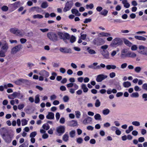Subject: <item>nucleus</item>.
<instances>
[{
	"instance_id": "nucleus-4",
	"label": "nucleus",
	"mask_w": 147,
	"mask_h": 147,
	"mask_svg": "<svg viewBox=\"0 0 147 147\" xmlns=\"http://www.w3.org/2000/svg\"><path fill=\"white\" fill-rule=\"evenodd\" d=\"M58 35L61 39L63 40L69 39L70 38L69 34L67 33L59 32L58 33Z\"/></svg>"
},
{
	"instance_id": "nucleus-20",
	"label": "nucleus",
	"mask_w": 147,
	"mask_h": 147,
	"mask_svg": "<svg viewBox=\"0 0 147 147\" xmlns=\"http://www.w3.org/2000/svg\"><path fill=\"white\" fill-rule=\"evenodd\" d=\"M54 117V114L52 112H49L48 114L47 115L46 118L48 119H53Z\"/></svg>"
},
{
	"instance_id": "nucleus-49",
	"label": "nucleus",
	"mask_w": 147,
	"mask_h": 147,
	"mask_svg": "<svg viewBox=\"0 0 147 147\" xmlns=\"http://www.w3.org/2000/svg\"><path fill=\"white\" fill-rule=\"evenodd\" d=\"M24 81V80L22 79H20L17 80L15 82V83L17 85L21 84Z\"/></svg>"
},
{
	"instance_id": "nucleus-22",
	"label": "nucleus",
	"mask_w": 147,
	"mask_h": 147,
	"mask_svg": "<svg viewBox=\"0 0 147 147\" xmlns=\"http://www.w3.org/2000/svg\"><path fill=\"white\" fill-rule=\"evenodd\" d=\"M71 12L72 13L75 14L76 16H80L81 15L78 10L76 9H72L71 10Z\"/></svg>"
},
{
	"instance_id": "nucleus-54",
	"label": "nucleus",
	"mask_w": 147,
	"mask_h": 147,
	"mask_svg": "<svg viewBox=\"0 0 147 147\" xmlns=\"http://www.w3.org/2000/svg\"><path fill=\"white\" fill-rule=\"evenodd\" d=\"M133 125L136 126H138L140 125V123L138 121H134L132 122Z\"/></svg>"
},
{
	"instance_id": "nucleus-51",
	"label": "nucleus",
	"mask_w": 147,
	"mask_h": 147,
	"mask_svg": "<svg viewBox=\"0 0 147 147\" xmlns=\"http://www.w3.org/2000/svg\"><path fill=\"white\" fill-rule=\"evenodd\" d=\"M86 8L87 9H92L94 7V5L92 3H90L89 5H86Z\"/></svg>"
},
{
	"instance_id": "nucleus-8",
	"label": "nucleus",
	"mask_w": 147,
	"mask_h": 147,
	"mask_svg": "<svg viewBox=\"0 0 147 147\" xmlns=\"http://www.w3.org/2000/svg\"><path fill=\"white\" fill-rule=\"evenodd\" d=\"M48 37L50 40H57V37L56 35L53 33L49 32L47 34Z\"/></svg>"
},
{
	"instance_id": "nucleus-38",
	"label": "nucleus",
	"mask_w": 147,
	"mask_h": 147,
	"mask_svg": "<svg viewBox=\"0 0 147 147\" xmlns=\"http://www.w3.org/2000/svg\"><path fill=\"white\" fill-rule=\"evenodd\" d=\"M133 129V127L132 126H129L128 129H127L125 132L127 134H129L130 132Z\"/></svg>"
},
{
	"instance_id": "nucleus-52",
	"label": "nucleus",
	"mask_w": 147,
	"mask_h": 147,
	"mask_svg": "<svg viewBox=\"0 0 147 147\" xmlns=\"http://www.w3.org/2000/svg\"><path fill=\"white\" fill-rule=\"evenodd\" d=\"M13 85L10 83L4 84V88L5 89H7L8 88L13 87Z\"/></svg>"
},
{
	"instance_id": "nucleus-42",
	"label": "nucleus",
	"mask_w": 147,
	"mask_h": 147,
	"mask_svg": "<svg viewBox=\"0 0 147 147\" xmlns=\"http://www.w3.org/2000/svg\"><path fill=\"white\" fill-rule=\"evenodd\" d=\"M69 136L68 134H65L63 136V139L65 142H67L68 140Z\"/></svg>"
},
{
	"instance_id": "nucleus-14",
	"label": "nucleus",
	"mask_w": 147,
	"mask_h": 147,
	"mask_svg": "<svg viewBox=\"0 0 147 147\" xmlns=\"http://www.w3.org/2000/svg\"><path fill=\"white\" fill-rule=\"evenodd\" d=\"M13 95L14 98L18 97L19 99H22L23 97V95L21 94L19 92H14L13 93Z\"/></svg>"
},
{
	"instance_id": "nucleus-58",
	"label": "nucleus",
	"mask_w": 147,
	"mask_h": 147,
	"mask_svg": "<svg viewBox=\"0 0 147 147\" xmlns=\"http://www.w3.org/2000/svg\"><path fill=\"white\" fill-rule=\"evenodd\" d=\"M118 51H116L115 50L112 51L111 53V55L112 57H114L116 55Z\"/></svg>"
},
{
	"instance_id": "nucleus-13",
	"label": "nucleus",
	"mask_w": 147,
	"mask_h": 147,
	"mask_svg": "<svg viewBox=\"0 0 147 147\" xmlns=\"http://www.w3.org/2000/svg\"><path fill=\"white\" fill-rule=\"evenodd\" d=\"M2 137L7 142L9 143L11 141V138L9 135H5V134H3L2 136Z\"/></svg>"
},
{
	"instance_id": "nucleus-41",
	"label": "nucleus",
	"mask_w": 147,
	"mask_h": 147,
	"mask_svg": "<svg viewBox=\"0 0 147 147\" xmlns=\"http://www.w3.org/2000/svg\"><path fill=\"white\" fill-rule=\"evenodd\" d=\"M75 115L76 117L79 119L80 117L81 114L80 112L79 111H76L75 112Z\"/></svg>"
},
{
	"instance_id": "nucleus-56",
	"label": "nucleus",
	"mask_w": 147,
	"mask_h": 147,
	"mask_svg": "<svg viewBox=\"0 0 147 147\" xmlns=\"http://www.w3.org/2000/svg\"><path fill=\"white\" fill-rule=\"evenodd\" d=\"M57 96L55 94L51 95L50 96V99L51 101H53L55 100L57 98Z\"/></svg>"
},
{
	"instance_id": "nucleus-21",
	"label": "nucleus",
	"mask_w": 147,
	"mask_h": 147,
	"mask_svg": "<svg viewBox=\"0 0 147 147\" xmlns=\"http://www.w3.org/2000/svg\"><path fill=\"white\" fill-rule=\"evenodd\" d=\"M122 3L124 7L126 8L129 7L130 5L127 2V0H123L122 1Z\"/></svg>"
},
{
	"instance_id": "nucleus-40",
	"label": "nucleus",
	"mask_w": 147,
	"mask_h": 147,
	"mask_svg": "<svg viewBox=\"0 0 147 147\" xmlns=\"http://www.w3.org/2000/svg\"><path fill=\"white\" fill-rule=\"evenodd\" d=\"M141 68L139 66L136 67L134 68L135 71L137 73H140L141 71Z\"/></svg>"
},
{
	"instance_id": "nucleus-17",
	"label": "nucleus",
	"mask_w": 147,
	"mask_h": 147,
	"mask_svg": "<svg viewBox=\"0 0 147 147\" xmlns=\"http://www.w3.org/2000/svg\"><path fill=\"white\" fill-rule=\"evenodd\" d=\"M78 125V123L77 121L72 120L68 122V125L71 127L76 126Z\"/></svg>"
},
{
	"instance_id": "nucleus-47",
	"label": "nucleus",
	"mask_w": 147,
	"mask_h": 147,
	"mask_svg": "<svg viewBox=\"0 0 147 147\" xmlns=\"http://www.w3.org/2000/svg\"><path fill=\"white\" fill-rule=\"evenodd\" d=\"M17 30L18 29L16 28H11L10 29V31L11 33L16 35Z\"/></svg>"
},
{
	"instance_id": "nucleus-44",
	"label": "nucleus",
	"mask_w": 147,
	"mask_h": 147,
	"mask_svg": "<svg viewBox=\"0 0 147 147\" xmlns=\"http://www.w3.org/2000/svg\"><path fill=\"white\" fill-rule=\"evenodd\" d=\"M39 95L37 94L35 96L34 102L36 103H39Z\"/></svg>"
},
{
	"instance_id": "nucleus-2",
	"label": "nucleus",
	"mask_w": 147,
	"mask_h": 147,
	"mask_svg": "<svg viewBox=\"0 0 147 147\" xmlns=\"http://www.w3.org/2000/svg\"><path fill=\"white\" fill-rule=\"evenodd\" d=\"M138 52L141 54L147 56V47L142 45L139 46Z\"/></svg>"
},
{
	"instance_id": "nucleus-50",
	"label": "nucleus",
	"mask_w": 147,
	"mask_h": 147,
	"mask_svg": "<svg viewBox=\"0 0 147 147\" xmlns=\"http://www.w3.org/2000/svg\"><path fill=\"white\" fill-rule=\"evenodd\" d=\"M98 41L99 44L101 43L103 44L105 42V39L102 38H98Z\"/></svg>"
},
{
	"instance_id": "nucleus-32",
	"label": "nucleus",
	"mask_w": 147,
	"mask_h": 147,
	"mask_svg": "<svg viewBox=\"0 0 147 147\" xmlns=\"http://www.w3.org/2000/svg\"><path fill=\"white\" fill-rule=\"evenodd\" d=\"M48 6L47 3L46 1L43 2L41 4V7L43 8H45L47 7Z\"/></svg>"
},
{
	"instance_id": "nucleus-28",
	"label": "nucleus",
	"mask_w": 147,
	"mask_h": 147,
	"mask_svg": "<svg viewBox=\"0 0 147 147\" xmlns=\"http://www.w3.org/2000/svg\"><path fill=\"white\" fill-rule=\"evenodd\" d=\"M139 96V94L137 92H133L130 95V96L132 98H138Z\"/></svg>"
},
{
	"instance_id": "nucleus-53",
	"label": "nucleus",
	"mask_w": 147,
	"mask_h": 147,
	"mask_svg": "<svg viewBox=\"0 0 147 147\" xmlns=\"http://www.w3.org/2000/svg\"><path fill=\"white\" fill-rule=\"evenodd\" d=\"M88 52L90 54H95L96 53L95 51L93 49H89V48H88L87 49Z\"/></svg>"
},
{
	"instance_id": "nucleus-61",
	"label": "nucleus",
	"mask_w": 147,
	"mask_h": 147,
	"mask_svg": "<svg viewBox=\"0 0 147 147\" xmlns=\"http://www.w3.org/2000/svg\"><path fill=\"white\" fill-rule=\"evenodd\" d=\"M24 104H20L18 105V109L19 110H21L24 107Z\"/></svg>"
},
{
	"instance_id": "nucleus-15",
	"label": "nucleus",
	"mask_w": 147,
	"mask_h": 147,
	"mask_svg": "<svg viewBox=\"0 0 147 147\" xmlns=\"http://www.w3.org/2000/svg\"><path fill=\"white\" fill-rule=\"evenodd\" d=\"M111 36L110 34L109 33L102 32L99 33L98 34V36L99 37H109Z\"/></svg>"
},
{
	"instance_id": "nucleus-33",
	"label": "nucleus",
	"mask_w": 147,
	"mask_h": 147,
	"mask_svg": "<svg viewBox=\"0 0 147 147\" xmlns=\"http://www.w3.org/2000/svg\"><path fill=\"white\" fill-rule=\"evenodd\" d=\"M28 120H27L26 119H24L21 120L22 125V126H25L27 125L28 123Z\"/></svg>"
},
{
	"instance_id": "nucleus-24",
	"label": "nucleus",
	"mask_w": 147,
	"mask_h": 147,
	"mask_svg": "<svg viewBox=\"0 0 147 147\" xmlns=\"http://www.w3.org/2000/svg\"><path fill=\"white\" fill-rule=\"evenodd\" d=\"M134 38L136 39H137L140 40L145 41L146 40V38L145 37L139 36H135Z\"/></svg>"
},
{
	"instance_id": "nucleus-3",
	"label": "nucleus",
	"mask_w": 147,
	"mask_h": 147,
	"mask_svg": "<svg viewBox=\"0 0 147 147\" xmlns=\"http://www.w3.org/2000/svg\"><path fill=\"white\" fill-rule=\"evenodd\" d=\"M122 42L121 39L119 38H116L113 39L110 44V46L113 47L115 45L118 46L121 44Z\"/></svg>"
},
{
	"instance_id": "nucleus-29",
	"label": "nucleus",
	"mask_w": 147,
	"mask_h": 147,
	"mask_svg": "<svg viewBox=\"0 0 147 147\" xmlns=\"http://www.w3.org/2000/svg\"><path fill=\"white\" fill-rule=\"evenodd\" d=\"M59 50L61 52L64 53H68L69 52V50L65 48H61Z\"/></svg>"
},
{
	"instance_id": "nucleus-12",
	"label": "nucleus",
	"mask_w": 147,
	"mask_h": 147,
	"mask_svg": "<svg viewBox=\"0 0 147 147\" xmlns=\"http://www.w3.org/2000/svg\"><path fill=\"white\" fill-rule=\"evenodd\" d=\"M86 117L83 121V123L85 125L90 123L92 121V118L86 115Z\"/></svg>"
},
{
	"instance_id": "nucleus-46",
	"label": "nucleus",
	"mask_w": 147,
	"mask_h": 147,
	"mask_svg": "<svg viewBox=\"0 0 147 147\" xmlns=\"http://www.w3.org/2000/svg\"><path fill=\"white\" fill-rule=\"evenodd\" d=\"M78 89V88L76 89L75 88H70L69 89V92L71 94H73L75 93V91Z\"/></svg>"
},
{
	"instance_id": "nucleus-34",
	"label": "nucleus",
	"mask_w": 147,
	"mask_h": 147,
	"mask_svg": "<svg viewBox=\"0 0 147 147\" xmlns=\"http://www.w3.org/2000/svg\"><path fill=\"white\" fill-rule=\"evenodd\" d=\"M52 76L50 77V79L51 80H54L55 79V77L57 76V74L54 72L51 73Z\"/></svg>"
},
{
	"instance_id": "nucleus-64",
	"label": "nucleus",
	"mask_w": 147,
	"mask_h": 147,
	"mask_svg": "<svg viewBox=\"0 0 147 147\" xmlns=\"http://www.w3.org/2000/svg\"><path fill=\"white\" fill-rule=\"evenodd\" d=\"M142 88L143 90L147 91V83H145L144 84L142 85Z\"/></svg>"
},
{
	"instance_id": "nucleus-62",
	"label": "nucleus",
	"mask_w": 147,
	"mask_h": 147,
	"mask_svg": "<svg viewBox=\"0 0 147 147\" xmlns=\"http://www.w3.org/2000/svg\"><path fill=\"white\" fill-rule=\"evenodd\" d=\"M138 49V47L136 45H133L131 47V49L133 51H136Z\"/></svg>"
},
{
	"instance_id": "nucleus-36",
	"label": "nucleus",
	"mask_w": 147,
	"mask_h": 147,
	"mask_svg": "<svg viewBox=\"0 0 147 147\" xmlns=\"http://www.w3.org/2000/svg\"><path fill=\"white\" fill-rule=\"evenodd\" d=\"M42 127L44 129L47 130L49 129L50 126L48 124H44L43 125Z\"/></svg>"
},
{
	"instance_id": "nucleus-7",
	"label": "nucleus",
	"mask_w": 147,
	"mask_h": 147,
	"mask_svg": "<svg viewBox=\"0 0 147 147\" xmlns=\"http://www.w3.org/2000/svg\"><path fill=\"white\" fill-rule=\"evenodd\" d=\"M73 3L71 1H67L66 3L65 7L63 9V11L66 12L69 10L72 6Z\"/></svg>"
},
{
	"instance_id": "nucleus-43",
	"label": "nucleus",
	"mask_w": 147,
	"mask_h": 147,
	"mask_svg": "<svg viewBox=\"0 0 147 147\" xmlns=\"http://www.w3.org/2000/svg\"><path fill=\"white\" fill-rule=\"evenodd\" d=\"M110 112V110L108 109H104L102 111V113L103 115H107Z\"/></svg>"
},
{
	"instance_id": "nucleus-59",
	"label": "nucleus",
	"mask_w": 147,
	"mask_h": 147,
	"mask_svg": "<svg viewBox=\"0 0 147 147\" xmlns=\"http://www.w3.org/2000/svg\"><path fill=\"white\" fill-rule=\"evenodd\" d=\"M69 99V97L67 96H65L63 98V100L64 102H67Z\"/></svg>"
},
{
	"instance_id": "nucleus-45",
	"label": "nucleus",
	"mask_w": 147,
	"mask_h": 147,
	"mask_svg": "<svg viewBox=\"0 0 147 147\" xmlns=\"http://www.w3.org/2000/svg\"><path fill=\"white\" fill-rule=\"evenodd\" d=\"M94 118L96 120H100L101 119V116L99 114H96L94 116Z\"/></svg>"
},
{
	"instance_id": "nucleus-37",
	"label": "nucleus",
	"mask_w": 147,
	"mask_h": 147,
	"mask_svg": "<svg viewBox=\"0 0 147 147\" xmlns=\"http://www.w3.org/2000/svg\"><path fill=\"white\" fill-rule=\"evenodd\" d=\"M108 13V11L106 9H104L100 12V14L104 16H106Z\"/></svg>"
},
{
	"instance_id": "nucleus-30",
	"label": "nucleus",
	"mask_w": 147,
	"mask_h": 147,
	"mask_svg": "<svg viewBox=\"0 0 147 147\" xmlns=\"http://www.w3.org/2000/svg\"><path fill=\"white\" fill-rule=\"evenodd\" d=\"M24 34V32L22 30H17L16 35L18 36H22Z\"/></svg>"
},
{
	"instance_id": "nucleus-10",
	"label": "nucleus",
	"mask_w": 147,
	"mask_h": 147,
	"mask_svg": "<svg viewBox=\"0 0 147 147\" xmlns=\"http://www.w3.org/2000/svg\"><path fill=\"white\" fill-rule=\"evenodd\" d=\"M9 48L8 45L6 41L2 42L1 50L7 52Z\"/></svg>"
},
{
	"instance_id": "nucleus-9",
	"label": "nucleus",
	"mask_w": 147,
	"mask_h": 147,
	"mask_svg": "<svg viewBox=\"0 0 147 147\" xmlns=\"http://www.w3.org/2000/svg\"><path fill=\"white\" fill-rule=\"evenodd\" d=\"M56 130L58 134H62L65 132V127L64 126L60 125L57 127Z\"/></svg>"
},
{
	"instance_id": "nucleus-55",
	"label": "nucleus",
	"mask_w": 147,
	"mask_h": 147,
	"mask_svg": "<svg viewBox=\"0 0 147 147\" xmlns=\"http://www.w3.org/2000/svg\"><path fill=\"white\" fill-rule=\"evenodd\" d=\"M70 42L71 43H73L76 41V38L75 36L72 35L70 37Z\"/></svg>"
},
{
	"instance_id": "nucleus-25",
	"label": "nucleus",
	"mask_w": 147,
	"mask_h": 147,
	"mask_svg": "<svg viewBox=\"0 0 147 147\" xmlns=\"http://www.w3.org/2000/svg\"><path fill=\"white\" fill-rule=\"evenodd\" d=\"M116 68V66L114 65H109L106 66V68L108 70H110L111 69H115Z\"/></svg>"
},
{
	"instance_id": "nucleus-26",
	"label": "nucleus",
	"mask_w": 147,
	"mask_h": 147,
	"mask_svg": "<svg viewBox=\"0 0 147 147\" xmlns=\"http://www.w3.org/2000/svg\"><path fill=\"white\" fill-rule=\"evenodd\" d=\"M127 52V50L126 49H124L122 50L121 52V56L123 57H127L126 53Z\"/></svg>"
},
{
	"instance_id": "nucleus-63",
	"label": "nucleus",
	"mask_w": 147,
	"mask_h": 147,
	"mask_svg": "<svg viewBox=\"0 0 147 147\" xmlns=\"http://www.w3.org/2000/svg\"><path fill=\"white\" fill-rule=\"evenodd\" d=\"M142 97L144 100L146 101L147 100V94L144 93L142 95Z\"/></svg>"
},
{
	"instance_id": "nucleus-23",
	"label": "nucleus",
	"mask_w": 147,
	"mask_h": 147,
	"mask_svg": "<svg viewBox=\"0 0 147 147\" xmlns=\"http://www.w3.org/2000/svg\"><path fill=\"white\" fill-rule=\"evenodd\" d=\"M123 86L125 88H128L131 86V83L128 81L124 82L123 84Z\"/></svg>"
},
{
	"instance_id": "nucleus-60",
	"label": "nucleus",
	"mask_w": 147,
	"mask_h": 147,
	"mask_svg": "<svg viewBox=\"0 0 147 147\" xmlns=\"http://www.w3.org/2000/svg\"><path fill=\"white\" fill-rule=\"evenodd\" d=\"M124 42L125 44L129 46H131L132 44L131 42L127 39H125L124 40Z\"/></svg>"
},
{
	"instance_id": "nucleus-16",
	"label": "nucleus",
	"mask_w": 147,
	"mask_h": 147,
	"mask_svg": "<svg viewBox=\"0 0 147 147\" xmlns=\"http://www.w3.org/2000/svg\"><path fill=\"white\" fill-rule=\"evenodd\" d=\"M67 87L68 88H71L73 86L74 88H75L76 89L79 88V86L76 83H70L66 85Z\"/></svg>"
},
{
	"instance_id": "nucleus-35",
	"label": "nucleus",
	"mask_w": 147,
	"mask_h": 147,
	"mask_svg": "<svg viewBox=\"0 0 147 147\" xmlns=\"http://www.w3.org/2000/svg\"><path fill=\"white\" fill-rule=\"evenodd\" d=\"M11 104L12 105H14L15 103L18 104L19 103V101L18 100L16 99L15 100H12L10 101Z\"/></svg>"
},
{
	"instance_id": "nucleus-19",
	"label": "nucleus",
	"mask_w": 147,
	"mask_h": 147,
	"mask_svg": "<svg viewBox=\"0 0 147 147\" xmlns=\"http://www.w3.org/2000/svg\"><path fill=\"white\" fill-rule=\"evenodd\" d=\"M81 87L84 92H87L88 91V89L85 84H82L81 85Z\"/></svg>"
},
{
	"instance_id": "nucleus-48",
	"label": "nucleus",
	"mask_w": 147,
	"mask_h": 147,
	"mask_svg": "<svg viewBox=\"0 0 147 147\" xmlns=\"http://www.w3.org/2000/svg\"><path fill=\"white\" fill-rule=\"evenodd\" d=\"M37 135V133L36 131H34L31 132L30 135V138H34Z\"/></svg>"
},
{
	"instance_id": "nucleus-5",
	"label": "nucleus",
	"mask_w": 147,
	"mask_h": 147,
	"mask_svg": "<svg viewBox=\"0 0 147 147\" xmlns=\"http://www.w3.org/2000/svg\"><path fill=\"white\" fill-rule=\"evenodd\" d=\"M22 49V45H18L13 47L11 50V53L12 54H14L19 51Z\"/></svg>"
},
{
	"instance_id": "nucleus-27",
	"label": "nucleus",
	"mask_w": 147,
	"mask_h": 147,
	"mask_svg": "<svg viewBox=\"0 0 147 147\" xmlns=\"http://www.w3.org/2000/svg\"><path fill=\"white\" fill-rule=\"evenodd\" d=\"M33 18L34 19H42L43 18V16L42 15L40 14H37L34 15L33 16Z\"/></svg>"
},
{
	"instance_id": "nucleus-6",
	"label": "nucleus",
	"mask_w": 147,
	"mask_h": 147,
	"mask_svg": "<svg viewBox=\"0 0 147 147\" xmlns=\"http://www.w3.org/2000/svg\"><path fill=\"white\" fill-rule=\"evenodd\" d=\"M107 78V76L104 74H99L97 76L96 80L98 82H100Z\"/></svg>"
},
{
	"instance_id": "nucleus-11",
	"label": "nucleus",
	"mask_w": 147,
	"mask_h": 147,
	"mask_svg": "<svg viewBox=\"0 0 147 147\" xmlns=\"http://www.w3.org/2000/svg\"><path fill=\"white\" fill-rule=\"evenodd\" d=\"M38 74L40 76H42L45 78H47L49 75V73L44 69H42L40 71Z\"/></svg>"
},
{
	"instance_id": "nucleus-18",
	"label": "nucleus",
	"mask_w": 147,
	"mask_h": 147,
	"mask_svg": "<svg viewBox=\"0 0 147 147\" xmlns=\"http://www.w3.org/2000/svg\"><path fill=\"white\" fill-rule=\"evenodd\" d=\"M127 57L131 58H135L137 56L136 54L133 52H129L127 54Z\"/></svg>"
},
{
	"instance_id": "nucleus-57",
	"label": "nucleus",
	"mask_w": 147,
	"mask_h": 147,
	"mask_svg": "<svg viewBox=\"0 0 147 147\" xmlns=\"http://www.w3.org/2000/svg\"><path fill=\"white\" fill-rule=\"evenodd\" d=\"M100 102L98 99H97L95 103V105L96 107H98L100 106Z\"/></svg>"
},
{
	"instance_id": "nucleus-1",
	"label": "nucleus",
	"mask_w": 147,
	"mask_h": 147,
	"mask_svg": "<svg viewBox=\"0 0 147 147\" xmlns=\"http://www.w3.org/2000/svg\"><path fill=\"white\" fill-rule=\"evenodd\" d=\"M108 46L107 45H105L101 47V48L103 50V51L102 52L101 54L104 58L106 59H109V52L108 51L105 50L107 49L108 48Z\"/></svg>"
},
{
	"instance_id": "nucleus-39",
	"label": "nucleus",
	"mask_w": 147,
	"mask_h": 147,
	"mask_svg": "<svg viewBox=\"0 0 147 147\" xmlns=\"http://www.w3.org/2000/svg\"><path fill=\"white\" fill-rule=\"evenodd\" d=\"M76 131L74 130H72L69 132V135L70 137L73 138L75 136Z\"/></svg>"
},
{
	"instance_id": "nucleus-31",
	"label": "nucleus",
	"mask_w": 147,
	"mask_h": 147,
	"mask_svg": "<svg viewBox=\"0 0 147 147\" xmlns=\"http://www.w3.org/2000/svg\"><path fill=\"white\" fill-rule=\"evenodd\" d=\"M7 52L1 50H0V57H4L6 56V53Z\"/></svg>"
}]
</instances>
